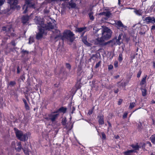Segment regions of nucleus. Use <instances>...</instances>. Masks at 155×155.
Returning <instances> with one entry per match:
<instances>
[{"instance_id": "f257e3e1", "label": "nucleus", "mask_w": 155, "mask_h": 155, "mask_svg": "<svg viewBox=\"0 0 155 155\" xmlns=\"http://www.w3.org/2000/svg\"><path fill=\"white\" fill-rule=\"evenodd\" d=\"M102 36L100 38L96 39V41L99 43L104 42L105 40H107L111 37V30L107 27H105L102 29Z\"/></svg>"}, {"instance_id": "f03ea898", "label": "nucleus", "mask_w": 155, "mask_h": 155, "mask_svg": "<svg viewBox=\"0 0 155 155\" xmlns=\"http://www.w3.org/2000/svg\"><path fill=\"white\" fill-rule=\"evenodd\" d=\"M13 129L16 137L18 140L23 142L28 140V137L27 133L24 134L22 131L19 130L16 127H14Z\"/></svg>"}, {"instance_id": "7ed1b4c3", "label": "nucleus", "mask_w": 155, "mask_h": 155, "mask_svg": "<svg viewBox=\"0 0 155 155\" xmlns=\"http://www.w3.org/2000/svg\"><path fill=\"white\" fill-rule=\"evenodd\" d=\"M74 36V34L71 30H66L63 32L61 39L63 40L66 38L72 42L75 39Z\"/></svg>"}, {"instance_id": "20e7f679", "label": "nucleus", "mask_w": 155, "mask_h": 155, "mask_svg": "<svg viewBox=\"0 0 155 155\" xmlns=\"http://www.w3.org/2000/svg\"><path fill=\"white\" fill-rule=\"evenodd\" d=\"M33 0H25V4L22 7V9H25L23 13H25L28 11V8H35V3L33 2Z\"/></svg>"}, {"instance_id": "39448f33", "label": "nucleus", "mask_w": 155, "mask_h": 155, "mask_svg": "<svg viewBox=\"0 0 155 155\" xmlns=\"http://www.w3.org/2000/svg\"><path fill=\"white\" fill-rule=\"evenodd\" d=\"M54 112L45 115V119L47 121L51 120L52 122L54 121L59 115V114H54Z\"/></svg>"}, {"instance_id": "423d86ee", "label": "nucleus", "mask_w": 155, "mask_h": 155, "mask_svg": "<svg viewBox=\"0 0 155 155\" xmlns=\"http://www.w3.org/2000/svg\"><path fill=\"white\" fill-rule=\"evenodd\" d=\"M122 35L121 34H120L117 39V37H115L112 40H110L106 42L105 45L108 44L110 43H111L112 45H115L117 44H118L119 45H120L121 43V42L120 41V40L121 39Z\"/></svg>"}, {"instance_id": "0eeeda50", "label": "nucleus", "mask_w": 155, "mask_h": 155, "mask_svg": "<svg viewBox=\"0 0 155 155\" xmlns=\"http://www.w3.org/2000/svg\"><path fill=\"white\" fill-rule=\"evenodd\" d=\"M35 21L36 24L39 25V26H38V28L40 27L43 28L45 25L44 20L41 19L39 17H36L35 19Z\"/></svg>"}, {"instance_id": "6e6552de", "label": "nucleus", "mask_w": 155, "mask_h": 155, "mask_svg": "<svg viewBox=\"0 0 155 155\" xmlns=\"http://www.w3.org/2000/svg\"><path fill=\"white\" fill-rule=\"evenodd\" d=\"M38 32L36 35V38L37 40H39L41 39L45 33V30L42 27H40L38 28Z\"/></svg>"}, {"instance_id": "1a4fd4ad", "label": "nucleus", "mask_w": 155, "mask_h": 155, "mask_svg": "<svg viewBox=\"0 0 155 155\" xmlns=\"http://www.w3.org/2000/svg\"><path fill=\"white\" fill-rule=\"evenodd\" d=\"M55 24L51 22H48L47 24H45L43 28L45 30H50L54 28Z\"/></svg>"}, {"instance_id": "9d476101", "label": "nucleus", "mask_w": 155, "mask_h": 155, "mask_svg": "<svg viewBox=\"0 0 155 155\" xmlns=\"http://www.w3.org/2000/svg\"><path fill=\"white\" fill-rule=\"evenodd\" d=\"M144 20L146 22L147 24L155 23V18L154 17H151L150 16L146 17Z\"/></svg>"}, {"instance_id": "9b49d317", "label": "nucleus", "mask_w": 155, "mask_h": 155, "mask_svg": "<svg viewBox=\"0 0 155 155\" xmlns=\"http://www.w3.org/2000/svg\"><path fill=\"white\" fill-rule=\"evenodd\" d=\"M30 18V16L28 15H24L21 18V21L23 25L26 24L28 23Z\"/></svg>"}, {"instance_id": "f8f14e48", "label": "nucleus", "mask_w": 155, "mask_h": 155, "mask_svg": "<svg viewBox=\"0 0 155 155\" xmlns=\"http://www.w3.org/2000/svg\"><path fill=\"white\" fill-rule=\"evenodd\" d=\"M111 13L110 11L107 12H100L98 14L99 15H104L106 17L108 18L110 17L111 15Z\"/></svg>"}, {"instance_id": "ddd939ff", "label": "nucleus", "mask_w": 155, "mask_h": 155, "mask_svg": "<svg viewBox=\"0 0 155 155\" xmlns=\"http://www.w3.org/2000/svg\"><path fill=\"white\" fill-rule=\"evenodd\" d=\"M67 110V108L64 107H61L59 109L56 110V111L54 112V113H66Z\"/></svg>"}, {"instance_id": "4468645a", "label": "nucleus", "mask_w": 155, "mask_h": 155, "mask_svg": "<svg viewBox=\"0 0 155 155\" xmlns=\"http://www.w3.org/2000/svg\"><path fill=\"white\" fill-rule=\"evenodd\" d=\"M98 122L99 125H103L104 124V117L103 115H100L97 116Z\"/></svg>"}, {"instance_id": "2eb2a0df", "label": "nucleus", "mask_w": 155, "mask_h": 155, "mask_svg": "<svg viewBox=\"0 0 155 155\" xmlns=\"http://www.w3.org/2000/svg\"><path fill=\"white\" fill-rule=\"evenodd\" d=\"M82 41L84 44L87 46H91V44L90 43L88 42L87 41V37L86 35L82 37Z\"/></svg>"}, {"instance_id": "dca6fc26", "label": "nucleus", "mask_w": 155, "mask_h": 155, "mask_svg": "<svg viewBox=\"0 0 155 155\" xmlns=\"http://www.w3.org/2000/svg\"><path fill=\"white\" fill-rule=\"evenodd\" d=\"M18 0H8V3L11 6L12 5L15 6L18 4Z\"/></svg>"}, {"instance_id": "f3484780", "label": "nucleus", "mask_w": 155, "mask_h": 155, "mask_svg": "<svg viewBox=\"0 0 155 155\" xmlns=\"http://www.w3.org/2000/svg\"><path fill=\"white\" fill-rule=\"evenodd\" d=\"M55 33L57 35L55 36L54 39H57L58 38H61L62 35L61 33V31L59 30L56 29L55 31Z\"/></svg>"}, {"instance_id": "a211bd4d", "label": "nucleus", "mask_w": 155, "mask_h": 155, "mask_svg": "<svg viewBox=\"0 0 155 155\" xmlns=\"http://www.w3.org/2000/svg\"><path fill=\"white\" fill-rule=\"evenodd\" d=\"M22 150L26 155H30L29 152H30L29 149L28 147L27 146H25L22 148Z\"/></svg>"}, {"instance_id": "6ab92c4d", "label": "nucleus", "mask_w": 155, "mask_h": 155, "mask_svg": "<svg viewBox=\"0 0 155 155\" xmlns=\"http://www.w3.org/2000/svg\"><path fill=\"white\" fill-rule=\"evenodd\" d=\"M130 146L134 149V150H135V151L136 150H138L140 148V146L138 145L137 143L136 145L132 144L130 145Z\"/></svg>"}, {"instance_id": "aec40b11", "label": "nucleus", "mask_w": 155, "mask_h": 155, "mask_svg": "<svg viewBox=\"0 0 155 155\" xmlns=\"http://www.w3.org/2000/svg\"><path fill=\"white\" fill-rule=\"evenodd\" d=\"M69 5L70 6L71 8H76V4L73 2L72 0H71L70 2H69Z\"/></svg>"}, {"instance_id": "412c9836", "label": "nucleus", "mask_w": 155, "mask_h": 155, "mask_svg": "<svg viewBox=\"0 0 155 155\" xmlns=\"http://www.w3.org/2000/svg\"><path fill=\"white\" fill-rule=\"evenodd\" d=\"M147 77V75H145L142 78L141 81L140 82V85H143L146 83V79Z\"/></svg>"}, {"instance_id": "4be33fe9", "label": "nucleus", "mask_w": 155, "mask_h": 155, "mask_svg": "<svg viewBox=\"0 0 155 155\" xmlns=\"http://www.w3.org/2000/svg\"><path fill=\"white\" fill-rule=\"evenodd\" d=\"M116 24L117 25L118 27L119 28L122 27L125 28L126 27V26H124L121 21L120 20L118 21L116 23Z\"/></svg>"}, {"instance_id": "5701e85b", "label": "nucleus", "mask_w": 155, "mask_h": 155, "mask_svg": "<svg viewBox=\"0 0 155 155\" xmlns=\"http://www.w3.org/2000/svg\"><path fill=\"white\" fill-rule=\"evenodd\" d=\"M86 28L87 27L85 26L83 27L77 28L76 29V31L80 33L86 29Z\"/></svg>"}, {"instance_id": "b1692460", "label": "nucleus", "mask_w": 155, "mask_h": 155, "mask_svg": "<svg viewBox=\"0 0 155 155\" xmlns=\"http://www.w3.org/2000/svg\"><path fill=\"white\" fill-rule=\"evenodd\" d=\"M135 10H134V12L137 15H141L142 14V10L140 9L138 10L135 9Z\"/></svg>"}, {"instance_id": "393cba45", "label": "nucleus", "mask_w": 155, "mask_h": 155, "mask_svg": "<svg viewBox=\"0 0 155 155\" xmlns=\"http://www.w3.org/2000/svg\"><path fill=\"white\" fill-rule=\"evenodd\" d=\"M140 90L142 93V95L143 96H145L147 94V90L146 88H141Z\"/></svg>"}, {"instance_id": "a878e982", "label": "nucleus", "mask_w": 155, "mask_h": 155, "mask_svg": "<svg viewBox=\"0 0 155 155\" xmlns=\"http://www.w3.org/2000/svg\"><path fill=\"white\" fill-rule=\"evenodd\" d=\"M93 12H90L88 14V15L91 21H94V16L93 15Z\"/></svg>"}, {"instance_id": "bb28decb", "label": "nucleus", "mask_w": 155, "mask_h": 155, "mask_svg": "<svg viewBox=\"0 0 155 155\" xmlns=\"http://www.w3.org/2000/svg\"><path fill=\"white\" fill-rule=\"evenodd\" d=\"M16 84V82L15 81H11L8 83V86L12 87L15 86Z\"/></svg>"}, {"instance_id": "cd10ccee", "label": "nucleus", "mask_w": 155, "mask_h": 155, "mask_svg": "<svg viewBox=\"0 0 155 155\" xmlns=\"http://www.w3.org/2000/svg\"><path fill=\"white\" fill-rule=\"evenodd\" d=\"M150 139L152 142L153 144H155V134L152 135L150 137Z\"/></svg>"}, {"instance_id": "c85d7f7f", "label": "nucleus", "mask_w": 155, "mask_h": 155, "mask_svg": "<svg viewBox=\"0 0 155 155\" xmlns=\"http://www.w3.org/2000/svg\"><path fill=\"white\" fill-rule=\"evenodd\" d=\"M123 60V55L122 53H120L119 54L118 60L119 62H121Z\"/></svg>"}, {"instance_id": "c756f323", "label": "nucleus", "mask_w": 155, "mask_h": 155, "mask_svg": "<svg viewBox=\"0 0 155 155\" xmlns=\"http://www.w3.org/2000/svg\"><path fill=\"white\" fill-rule=\"evenodd\" d=\"M21 53L22 54V56H24L25 54H28L29 53V52L27 50H25L24 49H23L21 52Z\"/></svg>"}, {"instance_id": "7c9ffc66", "label": "nucleus", "mask_w": 155, "mask_h": 155, "mask_svg": "<svg viewBox=\"0 0 155 155\" xmlns=\"http://www.w3.org/2000/svg\"><path fill=\"white\" fill-rule=\"evenodd\" d=\"M98 58V56L97 54H93L91 57V58L94 60H95L96 59Z\"/></svg>"}, {"instance_id": "2f4dec72", "label": "nucleus", "mask_w": 155, "mask_h": 155, "mask_svg": "<svg viewBox=\"0 0 155 155\" xmlns=\"http://www.w3.org/2000/svg\"><path fill=\"white\" fill-rule=\"evenodd\" d=\"M65 65L66 68L69 70H70L71 69V66L69 63H66Z\"/></svg>"}, {"instance_id": "473e14b6", "label": "nucleus", "mask_w": 155, "mask_h": 155, "mask_svg": "<svg viewBox=\"0 0 155 155\" xmlns=\"http://www.w3.org/2000/svg\"><path fill=\"white\" fill-rule=\"evenodd\" d=\"M136 104L135 102H131L130 104L129 108L132 109L135 106Z\"/></svg>"}, {"instance_id": "72a5a7b5", "label": "nucleus", "mask_w": 155, "mask_h": 155, "mask_svg": "<svg viewBox=\"0 0 155 155\" xmlns=\"http://www.w3.org/2000/svg\"><path fill=\"white\" fill-rule=\"evenodd\" d=\"M101 61H100L97 63L95 66V68H97L101 65Z\"/></svg>"}, {"instance_id": "f704fd0d", "label": "nucleus", "mask_w": 155, "mask_h": 155, "mask_svg": "<svg viewBox=\"0 0 155 155\" xmlns=\"http://www.w3.org/2000/svg\"><path fill=\"white\" fill-rule=\"evenodd\" d=\"M101 135L102 137V139L103 140H105L106 139V135L104 132L101 133Z\"/></svg>"}, {"instance_id": "c9c22d12", "label": "nucleus", "mask_w": 155, "mask_h": 155, "mask_svg": "<svg viewBox=\"0 0 155 155\" xmlns=\"http://www.w3.org/2000/svg\"><path fill=\"white\" fill-rule=\"evenodd\" d=\"M94 107H92V109H91L89 110L88 111L87 113L88 114H89V115H91L92 114L93 110L94 109Z\"/></svg>"}, {"instance_id": "e433bc0d", "label": "nucleus", "mask_w": 155, "mask_h": 155, "mask_svg": "<svg viewBox=\"0 0 155 155\" xmlns=\"http://www.w3.org/2000/svg\"><path fill=\"white\" fill-rule=\"evenodd\" d=\"M23 148L22 147L19 146L18 147H15V149L16 151L19 152Z\"/></svg>"}, {"instance_id": "4c0bfd02", "label": "nucleus", "mask_w": 155, "mask_h": 155, "mask_svg": "<svg viewBox=\"0 0 155 155\" xmlns=\"http://www.w3.org/2000/svg\"><path fill=\"white\" fill-rule=\"evenodd\" d=\"M128 113L127 112H125L124 113V114L123 115V118L124 119L126 118L127 116Z\"/></svg>"}, {"instance_id": "58836bf2", "label": "nucleus", "mask_w": 155, "mask_h": 155, "mask_svg": "<svg viewBox=\"0 0 155 155\" xmlns=\"http://www.w3.org/2000/svg\"><path fill=\"white\" fill-rule=\"evenodd\" d=\"M142 73V71L140 69L138 71L137 74V77L138 78H139L140 77L141 74Z\"/></svg>"}, {"instance_id": "ea45409f", "label": "nucleus", "mask_w": 155, "mask_h": 155, "mask_svg": "<svg viewBox=\"0 0 155 155\" xmlns=\"http://www.w3.org/2000/svg\"><path fill=\"white\" fill-rule=\"evenodd\" d=\"M34 41L33 38H31V37L29 38V44H31L32 42H34Z\"/></svg>"}, {"instance_id": "a19ab883", "label": "nucleus", "mask_w": 155, "mask_h": 155, "mask_svg": "<svg viewBox=\"0 0 155 155\" xmlns=\"http://www.w3.org/2000/svg\"><path fill=\"white\" fill-rule=\"evenodd\" d=\"M66 120L65 119L64 120H62L61 121V124L63 126H65L66 124Z\"/></svg>"}, {"instance_id": "79ce46f5", "label": "nucleus", "mask_w": 155, "mask_h": 155, "mask_svg": "<svg viewBox=\"0 0 155 155\" xmlns=\"http://www.w3.org/2000/svg\"><path fill=\"white\" fill-rule=\"evenodd\" d=\"M113 68V66L112 65L110 64L108 65V70L109 71L112 70Z\"/></svg>"}, {"instance_id": "37998d69", "label": "nucleus", "mask_w": 155, "mask_h": 155, "mask_svg": "<svg viewBox=\"0 0 155 155\" xmlns=\"http://www.w3.org/2000/svg\"><path fill=\"white\" fill-rule=\"evenodd\" d=\"M25 108L26 110H30V107L28 104L25 105Z\"/></svg>"}, {"instance_id": "c03bdc74", "label": "nucleus", "mask_w": 155, "mask_h": 155, "mask_svg": "<svg viewBox=\"0 0 155 155\" xmlns=\"http://www.w3.org/2000/svg\"><path fill=\"white\" fill-rule=\"evenodd\" d=\"M10 44L13 46H15L16 45V44L14 40H12L10 43Z\"/></svg>"}, {"instance_id": "a18cd8bd", "label": "nucleus", "mask_w": 155, "mask_h": 155, "mask_svg": "<svg viewBox=\"0 0 155 155\" xmlns=\"http://www.w3.org/2000/svg\"><path fill=\"white\" fill-rule=\"evenodd\" d=\"M123 101V100L122 99H119L118 102V104L119 105L121 104Z\"/></svg>"}, {"instance_id": "49530a36", "label": "nucleus", "mask_w": 155, "mask_h": 155, "mask_svg": "<svg viewBox=\"0 0 155 155\" xmlns=\"http://www.w3.org/2000/svg\"><path fill=\"white\" fill-rule=\"evenodd\" d=\"M114 65L115 68H117L118 66V62L117 61H116L114 62Z\"/></svg>"}, {"instance_id": "de8ad7c7", "label": "nucleus", "mask_w": 155, "mask_h": 155, "mask_svg": "<svg viewBox=\"0 0 155 155\" xmlns=\"http://www.w3.org/2000/svg\"><path fill=\"white\" fill-rule=\"evenodd\" d=\"M17 145L18 147L20 146L22 147L21 145V142L20 141H19L17 143Z\"/></svg>"}, {"instance_id": "09e8293b", "label": "nucleus", "mask_w": 155, "mask_h": 155, "mask_svg": "<svg viewBox=\"0 0 155 155\" xmlns=\"http://www.w3.org/2000/svg\"><path fill=\"white\" fill-rule=\"evenodd\" d=\"M6 27L5 26H3L2 27V30L3 31H6Z\"/></svg>"}, {"instance_id": "8fccbe9b", "label": "nucleus", "mask_w": 155, "mask_h": 155, "mask_svg": "<svg viewBox=\"0 0 155 155\" xmlns=\"http://www.w3.org/2000/svg\"><path fill=\"white\" fill-rule=\"evenodd\" d=\"M20 67L19 66H18L17 67V73L18 74H19L20 72Z\"/></svg>"}, {"instance_id": "3c124183", "label": "nucleus", "mask_w": 155, "mask_h": 155, "mask_svg": "<svg viewBox=\"0 0 155 155\" xmlns=\"http://www.w3.org/2000/svg\"><path fill=\"white\" fill-rule=\"evenodd\" d=\"M4 3V1L3 0H0V6H2Z\"/></svg>"}, {"instance_id": "603ef678", "label": "nucleus", "mask_w": 155, "mask_h": 155, "mask_svg": "<svg viewBox=\"0 0 155 155\" xmlns=\"http://www.w3.org/2000/svg\"><path fill=\"white\" fill-rule=\"evenodd\" d=\"M146 143L147 144H148L149 146L150 147H152V144L151 143L149 142V141H147L146 142Z\"/></svg>"}, {"instance_id": "864d4df0", "label": "nucleus", "mask_w": 155, "mask_h": 155, "mask_svg": "<svg viewBox=\"0 0 155 155\" xmlns=\"http://www.w3.org/2000/svg\"><path fill=\"white\" fill-rule=\"evenodd\" d=\"M108 124V125L109 127H112L111 124L110 122H109L108 121H107Z\"/></svg>"}, {"instance_id": "5fc2aeb1", "label": "nucleus", "mask_w": 155, "mask_h": 155, "mask_svg": "<svg viewBox=\"0 0 155 155\" xmlns=\"http://www.w3.org/2000/svg\"><path fill=\"white\" fill-rule=\"evenodd\" d=\"M118 91H119L118 89L117 88V89H116V90H114V92L115 93H116V94L118 92Z\"/></svg>"}, {"instance_id": "6e6d98bb", "label": "nucleus", "mask_w": 155, "mask_h": 155, "mask_svg": "<svg viewBox=\"0 0 155 155\" xmlns=\"http://www.w3.org/2000/svg\"><path fill=\"white\" fill-rule=\"evenodd\" d=\"M86 32V31H84L82 33L81 35V37H84V34Z\"/></svg>"}, {"instance_id": "4d7b16f0", "label": "nucleus", "mask_w": 155, "mask_h": 155, "mask_svg": "<svg viewBox=\"0 0 155 155\" xmlns=\"http://www.w3.org/2000/svg\"><path fill=\"white\" fill-rule=\"evenodd\" d=\"M151 30H155V25H153L152 26Z\"/></svg>"}, {"instance_id": "13d9d810", "label": "nucleus", "mask_w": 155, "mask_h": 155, "mask_svg": "<svg viewBox=\"0 0 155 155\" xmlns=\"http://www.w3.org/2000/svg\"><path fill=\"white\" fill-rule=\"evenodd\" d=\"M22 101H23L24 104L27 102L26 101L25 98H23Z\"/></svg>"}, {"instance_id": "bf43d9fd", "label": "nucleus", "mask_w": 155, "mask_h": 155, "mask_svg": "<svg viewBox=\"0 0 155 155\" xmlns=\"http://www.w3.org/2000/svg\"><path fill=\"white\" fill-rule=\"evenodd\" d=\"M72 112H73L75 110V108L74 107H72ZM72 113H73V112H72Z\"/></svg>"}, {"instance_id": "052dcab7", "label": "nucleus", "mask_w": 155, "mask_h": 155, "mask_svg": "<svg viewBox=\"0 0 155 155\" xmlns=\"http://www.w3.org/2000/svg\"><path fill=\"white\" fill-rule=\"evenodd\" d=\"M153 66L154 68H155V62H153Z\"/></svg>"}, {"instance_id": "680f3d73", "label": "nucleus", "mask_w": 155, "mask_h": 155, "mask_svg": "<svg viewBox=\"0 0 155 155\" xmlns=\"http://www.w3.org/2000/svg\"><path fill=\"white\" fill-rule=\"evenodd\" d=\"M30 90H31V91H32V90H31V89H30V88H29L28 89V91H26V92H28V91H30Z\"/></svg>"}, {"instance_id": "e2e57ef3", "label": "nucleus", "mask_w": 155, "mask_h": 155, "mask_svg": "<svg viewBox=\"0 0 155 155\" xmlns=\"http://www.w3.org/2000/svg\"><path fill=\"white\" fill-rule=\"evenodd\" d=\"M151 102L153 104H155V101H154V100H152V101H151Z\"/></svg>"}, {"instance_id": "0e129e2a", "label": "nucleus", "mask_w": 155, "mask_h": 155, "mask_svg": "<svg viewBox=\"0 0 155 155\" xmlns=\"http://www.w3.org/2000/svg\"><path fill=\"white\" fill-rule=\"evenodd\" d=\"M11 35L12 36H14V33H12L11 34Z\"/></svg>"}, {"instance_id": "69168bd1", "label": "nucleus", "mask_w": 155, "mask_h": 155, "mask_svg": "<svg viewBox=\"0 0 155 155\" xmlns=\"http://www.w3.org/2000/svg\"><path fill=\"white\" fill-rule=\"evenodd\" d=\"M15 96H16V97H17V98H18V96L17 94H15Z\"/></svg>"}, {"instance_id": "338daca9", "label": "nucleus", "mask_w": 155, "mask_h": 155, "mask_svg": "<svg viewBox=\"0 0 155 155\" xmlns=\"http://www.w3.org/2000/svg\"><path fill=\"white\" fill-rule=\"evenodd\" d=\"M153 52L155 54V48H154V49L153 50Z\"/></svg>"}, {"instance_id": "774afa93", "label": "nucleus", "mask_w": 155, "mask_h": 155, "mask_svg": "<svg viewBox=\"0 0 155 155\" xmlns=\"http://www.w3.org/2000/svg\"><path fill=\"white\" fill-rule=\"evenodd\" d=\"M150 155H155L153 153H151Z\"/></svg>"}]
</instances>
